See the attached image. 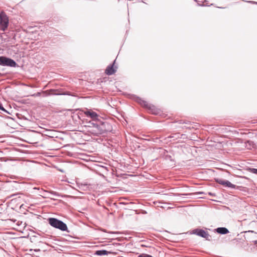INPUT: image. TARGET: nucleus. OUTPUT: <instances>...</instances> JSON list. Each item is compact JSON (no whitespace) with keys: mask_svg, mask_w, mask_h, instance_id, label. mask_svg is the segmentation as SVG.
<instances>
[{"mask_svg":"<svg viewBox=\"0 0 257 257\" xmlns=\"http://www.w3.org/2000/svg\"><path fill=\"white\" fill-rule=\"evenodd\" d=\"M115 60L114 61L113 63L110 65H108L105 69V73L108 75H111L113 74L116 71V67L114 68V65L115 64Z\"/></svg>","mask_w":257,"mask_h":257,"instance_id":"nucleus-7","label":"nucleus"},{"mask_svg":"<svg viewBox=\"0 0 257 257\" xmlns=\"http://www.w3.org/2000/svg\"><path fill=\"white\" fill-rule=\"evenodd\" d=\"M49 223L53 227L59 229L62 231H67V226L63 221L55 218H49L48 219Z\"/></svg>","mask_w":257,"mask_h":257,"instance_id":"nucleus-2","label":"nucleus"},{"mask_svg":"<svg viewBox=\"0 0 257 257\" xmlns=\"http://www.w3.org/2000/svg\"><path fill=\"white\" fill-rule=\"evenodd\" d=\"M249 171L252 173L257 175V169L250 168V169H249Z\"/></svg>","mask_w":257,"mask_h":257,"instance_id":"nucleus-12","label":"nucleus"},{"mask_svg":"<svg viewBox=\"0 0 257 257\" xmlns=\"http://www.w3.org/2000/svg\"><path fill=\"white\" fill-rule=\"evenodd\" d=\"M110 252L106 250H97L95 252V254L98 255H107Z\"/></svg>","mask_w":257,"mask_h":257,"instance_id":"nucleus-11","label":"nucleus"},{"mask_svg":"<svg viewBox=\"0 0 257 257\" xmlns=\"http://www.w3.org/2000/svg\"><path fill=\"white\" fill-rule=\"evenodd\" d=\"M49 91H50V92H53L55 91L56 90L54 89H50Z\"/></svg>","mask_w":257,"mask_h":257,"instance_id":"nucleus-15","label":"nucleus"},{"mask_svg":"<svg viewBox=\"0 0 257 257\" xmlns=\"http://www.w3.org/2000/svg\"><path fill=\"white\" fill-rule=\"evenodd\" d=\"M254 244H257V240H254L253 241Z\"/></svg>","mask_w":257,"mask_h":257,"instance_id":"nucleus-16","label":"nucleus"},{"mask_svg":"<svg viewBox=\"0 0 257 257\" xmlns=\"http://www.w3.org/2000/svg\"><path fill=\"white\" fill-rule=\"evenodd\" d=\"M216 230L217 233L221 234H225L229 232L228 230L225 227H218Z\"/></svg>","mask_w":257,"mask_h":257,"instance_id":"nucleus-9","label":"nucleus"},{"mask_svg":"<svg viewBox=\"0 0 257 257\" xmlns=\"http://www.w3.org/2000/svg\"><path fill=\"white\" fill-rule=\"evenodd\" d=\"M0 109L3 111H6V110L4 108V107L3 106V105L2 104V103L1 102H0Z\"/></svg>","mask_w":257,"mask_h":257,"instance_id":"nucleus-14","label":"nucleus"},{"mask_svg":"<svg viewBox=\"0 0 257 257\" xmlns=\"http://www.w3.org/2000/svg\"><path fill=\"white\" fill-rule=\"evenodd\" d=\"M139 257H153V256L148 254H141L139 255Z\"/></svg>","mask_w":257,"mask_h":257,"instance_id":"nucleus-13","label":"nucleus"},{"mask_svg":"<svg viewBox=\"0 0 257 257\" xmlns=\"http://www.w3.org/2000/svg\"><path fill=\"white\" fill-rule=\"evenodd\" d=\"M152 112H153V113H155V114L156 113V112H155V111H152Z\"/></svg>","mask_w":257,"mask_h":257,"instance_id":"nucleus-17","label":"nucleus"},{"mask_svg":"<svg viewBox=\"0 0 257 257\" xmlns=\"http://www.w3.org/2000/svg\"><path fill=\"white\" fill-rule=\"evenodd\" d=\"M9 19L4 12L0 13V27L1 30L5 31L8 28Z\"/></svg>","mask_w":257,"mask_h":257,"instance_id":"nucleus-4","label":"nucleus"},{"mask_svg":"<svg viewBox=\"0 0 257 257\" xmlns=\"http://www.w3.org/2000/svg\"><path fill=\"white\" fill-rule=\"evenodd\" d=\"M0 65L12 67H16L17 65L14 60L4 56H0Z\"/></svg>","mask_w":257,"mask_h":257,"instance_id":"nucleus-3","label":"nucleus"},{"mask_svg":"<svg viewBox=\"0 0 257 257\" xmlns=\"http://www.w3.org/2000/svg\"><path fill=\"white\" fill-rule=\"evenodd\" d=\"M193 233L202 237L208 239L210 236L207 231L203 229H196L193 230Z\"/></svg>","mask_w":257,"mask_h":257,"instance_id":"nucleus-6","label":"nucleus"},{"mask_svg":"<svg viewBox=\"0 0 257 257\" xmlns=\"http://www.w3.org/2000/svg\"><path fill=\"white\" fill-rule=\"evenodd\" d=\"M85 114L87 116L90 117L93 119H96L98 116L97 114L95 112L91 110H87L85 111Z\"/></svg>","mask_w":257,"mask_h":257,"instance_id":"nucleus-8","label":"nucleus"},{"mask_svg":"<svg viewBox=\"0 0 257 257\" xmlns=\"http://www.w3.org/2000/svg\"><path fill=\"white\" fill-rule=\"evenodd\" d=\"M216 181L219 184H221L225 187H227L228 188H235L236 186L235 185L232 184L228 180H224L221 179H216Z\"/></svg>","mask_w":257,"mask_h":257,"instance_id":"nucleus-5","label":"nucleus"},{"mask_svg":"<svg viewBox=\"0 0 257 257\" xmlns=\"http://www.w3.org/2000/svg\"><path fill=\"white\" fill-rule=\"evenodd\" d=\"M92 125L90 126L89 132L91 134L98 136L103 134L106 131L105 123L100 121L92 123Z\"/></svg>","mask_w":257,"mask_h":257,"instance_id":"nucleus-1","label":"nucleus"},{"mask_svg":"<svg viewBox=\"0 0 257 257\" xmlns=\"http://www.w3.org/2000/svg\"><path fill=\"white\" fill-rule=\"evenodd\" d=\"M138 102L143 106L144 107H147V108H149L150 109L151 108V107L150 106H149V104L148 103H147V101L144 100H142V99L141 98H139L138 99Z\"/></svg>","mask_w":257,"mask_h":257,"instance_id":"nucleus-10","label":"nucleus"}]
</instances>
